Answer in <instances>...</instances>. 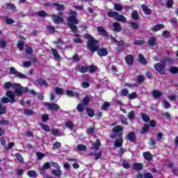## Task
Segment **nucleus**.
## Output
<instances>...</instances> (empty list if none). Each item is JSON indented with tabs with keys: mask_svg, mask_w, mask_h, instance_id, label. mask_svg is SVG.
<instances>
[{
	"mask_svg": "<svg viewBox=\"0 0 178 178\" xmlns=\"http://www.w3.org/2000/svg\"><path fill=\"white\" fill-rule=\"evenodd\" d=\"M170 73H177L178 72V68L176 67H171L170 68Z\"/></svg>",
	"mask_w": 178,
	"mask_h": 178,
	"instance_id": "obj_49",
	"label": "nucleus"
},
{
	"mask_svg": "<svg viewBox=\"0 0 178 178\" xmlns=\"http://www.w3.org/2000/svg\"><path fill=\"white\" fill-rule=\"evenodd\" d=\"M143 156L145 159H146V161H151V159H152V154H151L149 152H146L143 153Z\"/></svg>",
	"mask_w": 178,
	"mask_h": 178,
	"instance_id": "obj_22",
	"label": "nucleus"
},
{
	"mask_svg": "<svg viewBox=\"0 0 178 178\" xmlns=\"http://www.w3.org/2000/svg\"><path fill=\"white\" fill-rule=\"evenodd\" d=\"M113 131L114 134H119L120 136L119 139L115 140V147H122V145H123V138H122L123 127L117 125L113 129Z\"/></svg>",
	"mask_w": 178,
	"mask_h": 178,
	"instance_id": "obj_4",
	"label": "nucleus"
},
{
	"mask_svg": "<svg viewBox=\"0 0 178 178\" xmlns=\"http://www.w3.org/2000/svg\"><path fill=\"white\" fill-rule=\"evenodd\" d=\"M129 99H136L137 98V92H134L128 95Z\"/></svg>",
	"mask_w": 178,
	"mask_h": 178,
	"instance_id": "obj_32",
	"label": "nucleus"
},
{
	"mask_svg": "<svg viewBox=\"0 0 178 178\" xmlns=\"http://www.w3.org/2000/svg\"><path fill=\"white\" fill-rule=\"evenodd\" d=\"M165 26L163 24H159V25H155L153 26L152 30L153 31H159V30H161V29H163Z\"/></svg>",
	"mask_w": 178,
	"mask_h": 178,
	"instance_id": "obj_26",
	"label": "nucleus"
},
{
	"mask_svg": "<svg viewBox=\"0 0 178 178\" xmlns=\"http://www.w3.org/2000/svg\"><path fill=\"white\" fill-rule=\"evenodd\" d=\"M15 158L17 159V161H19V162H23V157L22 156V155L19 154H15Z\"/></svg>",
	"mask_w": 178,
	"mask_h": 178,
	"instance_id": "obj_54",
	"label": "nucleus"
},
{
	"mask_svg": "<svg viewBox=\"0 0 178 178\" xmlns=\"http://www.w3.org/2000/svg\"><path fill=\"white\" fill-rule=\"evenodd\" d=\"M87 113H88V116H90V118H92V116H94V115H95L94 110H92L91 108H87Z\"/></svg>",
	"mask_w": 178,
	"mask_h": 178,
	"instance_id": "obj_39",
	"label": "nucleus"
},
{
	"mask_svg": "<svg viewBox=\"0 0 178 178\" xmlns=\"http://www.w3.org/2000/svg\"><path fill=\"white\" fill-rule=\"evenodd\" d=\"M66 94L68 97H74L75 98L79 97V93L74 92L72 90H67Z\"/></svg>",
	"mask_w": 178,
	"mask_h": 178,
	"instance_id": "obj_18",
	"label": "nucleus"
},
{
	"mask_svg": "<svg viewBox=\"0 0 178 178\" xmlns=\"http://www.w3.org/2000/svg\"><path fill=\"white\" fill-rule=\"evenodd\" d=\"M173 6V0L167 1V8H172Z\"/></svg>",
	"mask_w": 178,
	"mask_h": 178,
	"instance_id": "obj_55",
	"label": "nucleus"
},
{
	"mask_svg": "<svg viewBox=\"0 0 178 178\" xmlns=\"http://www.w3.org/2000/svg\"><path fill=\"white\" fill-rule=\"evenodd\" d=\"M7 9H11L12 10H13V9H15V6L12 3H7Z\"/></svg>",
	"mask_w": 178,
	"mask_h": 178,
	"instance_id": "obj_62",
	"label": "nucleus"
},
{
	"mask_svg": "<svg viewBox=\"0 0 178 178\" xmlns=\"http://www.w3.org/2000/svg\"><path fill=\"white\" fill-rule=\"evenodd\" d=\"M10 73L11 74H15V76L16 77H19V79H27V76H26L24 74L17 72L16 69H15L14 67L10 68Z\"/></svg>",
	"mask_w": 178,
	"mask_h": 178,
	"instance_id": "obj_8",
	"label": "nucleus"
},
{
	"mask_svg": "<svg viewBox=\"0 0 178 178\" xmlns=\"http://www.w3.org/2000/svg\"><path fill=\"white\" fill-rule=\"evenodd\" d=\"M99 147H101V141L97 140L96 142L92 145V149H99Z\"/></svg>",
	"mask_w": 178,
	"mask_h": 178,
	"instance_id": "obj_15",
	"label": "nucleus"
},
{
	"mask_svg": "<svg viewBox=\"0 0 178 178\" xmlns=\"http://www.w3.org/2000/svg\"><path fill=\"white\" fill-rule=\"evenodd\" d=\"M35 84L42 86V87H48V83H47V82L42 79L35 81Z\"/></svg>",
	"mask_w": 178,
	"mask_h": 178,
	"instance_id": "obj_16",
	"label": "nucleus"
},
{
	"mask_svg": "<svg viewBox=\"0 0 178 178\" xmlns=\"http://www.w3.org/2000/svg\"><path fill=\"white\" fill-rule=\"evenodd\" d=\"M115 19L118 20V22H122L123 23L126 22L127 19L124 17V16L120 15V13H118L117 17H115Z\"/></svg>",
	"mask_w": 178,
	"mask_h": 178,
	"instance_id": "obj_20",
	"label": "nucleus"
},
{
	"mask_svg": "<svg viewBox=\"0 0 178 178\" xmlns=\"http://www.w3.org/2000/svg\"><path fill=\"white\" fill-rule=\"evenodd\" d=\"M52 20L56 24H59V23H63L64 22L63 18L58 15H53Z\"/></svg>",
	"mask_w": 178,
	"mask_h": 178,
	"instance_id": "obj_9",
	"label": "nucleus"
},
{
	"mask_svg": "<svg viewBox=\"0 0 178 178\" xmlns=\"http://www.w3.org/2000/svg\"><path fill=\"white\" fill-rule=\"evenodd\" d=\"M42 129L44 130V131H49V127L48 125L40 124Z\"/></svg>",
	"mask_w": 178,
	"mask_h": 178,
	"instance_id": "obj_51",
	"label": "nucleus"
},
{
	"mask_svg": "<svg viewBox=\"0 0 178 178\" xmlns=\"http://www.w3.org/2000/svg\"><path fill=\"white\" fill-rule=\"evenodd\" d=\"M97 31L99 33L100 35H104V37H108V33H106V31H105V29L102 26L97 27Z\"/></svg>",
	"mask_w": 178,
	"mask_h": 178,
	"instance_id": "obj_12",
	"label": "nucleus"
},
{
	"mask_svg": "<svg viewBox=\"0 0 178 178\" xmlns=\"http://www.w3.org/2000/svg\"><path fill=\"white\" fill-rule=\"evenodd\" d=\"M114 9L115 10H117L118 12H120V10H123V6L120 3H115L114 5Z\"/></svg>",
	"mask_w": 178,
	"mask_h": 178,
	"instance_id": "obj_30",
	"label": "nucleus"
},
{
	"mask_svg": "<svg viewBox=\"0 0 178 178\" xmlns=\"http://www.w3.org/2000/svg\"><path fill=\"white\" fill-rule=\"evenodd\" d=\"M97 67L94 65H90V67H84V66H78V70L81 72V73H86V72H90V73H92V72H97Z\"/></svg>",
	"mask_w": 178,
	"mask_h": 178,
	"instance_id": "obj_6",
	"label": "nucleus"
},
{
	"mask_svg": "<svg viewBox=\"0 0 178 178\" xmlns=\"http://www.w3.org/2000/svg\"><path fill=\"white\" fill-rule=\"evenodd\" d=\"M167 60L161 61V63H157L154 65V69L156 72H159L160 74H163L165 73V63Z\"/></svg>",
	"mask_w": 178,
	"mask_h": 178,
	"instance_id": "obj_7",
	"label": "nucleus"
},
{
	"mask_svg": "<svg viewBox=\"0 0 178 178\" xmlns=\"http://www.w3.org/2000/svg\"><path fill=\"white\" fill-rule=\"evenodd\" d=\"M88 134H92L94 133V127H90L87 130Z\"/></svg>",
	"mask_w": 178,
	"mask_h": 178,
	"instance_id": "obj_63",
	"label": "nucleus"
},
{
	"mask_svg": "<svg viewBox=\"0 0 178 178\" xmlns=\"http://www.w3.org/2000/svg\"><path fill=\"white\" fill-rule=\"evenodd\" d=\"M74 24H79V19H77V13L76 12L71 11L70 13V17L68 18V26L70 27L72 31L75 33L76 38H74V42H76V44H81L83 41L81 39L79 38V35H77V26Z\"/></svg>",
	"mask_w": 178,
	"mask_h": 178,
	"instance_id": "obj_2",
	"label": "nucleus"
},
{
	"mask_svg": "<svg viewBox=\"0 0 178 178\" xmlns=\"http://www.w3.org/2000/svg\"><path fill=\"white\" fill-rule=\"evenodd\" d=\"M88 102H90V98L88 97H85L82 101L83 105H88Z\"/></svg>",
	"mask_w": 178,
	"mask_h": 178,
	"instance_id": "obj_46",
	"label": "nucleus"
},
{
	"mask_svg": "<svg viewBox=\"0 0 178 178\" xmlns=\"http://www.w3.org/2000/svg\"><path fill=\"white\" fill-rule=\"evenodd\" d=\"M55 92L58 95H62V94H63V89L60 88H56Z\"/></svg>",
	"mask_w": 178,
	"mask_h": 178,
	"instance_id": "obj_35",
	"label": "nucleus"
},
{
	"mask_svg": "<svg viewBox=\"0 0 178 178\" xmlns=\"http://www.w3.org/2000/svg\"><path fill=\"white\" fill-rule=\"evenodd\" d=\"M132 19L137 20L138 19V12L137 10H134L131 14Z\"/></svg>",
	"mask_w": 178,
	"mask_h": 178,
	"instance_id": "obj_33",
	"label": "nucleus"
},
{
	"mask_svg": "<svg viewBox=\"0 0 178 178\" xmlns=\"http://www.w3.org/2000/svg\"><path fill=\"white\" fill-rule=\"evenodd\" d=\"M127 140H129V141L134 142L136 141V134H134V132H131L127 134Z\"/></svg>",
	"mask_w": 178,
	"mask_h": 178,
	"instance_id": "obj_14",
	"label": "nucleus"
},
{
	"mask_svg": "<svg viewBox=\"0 0 178 178\" xmlns=\"http://www.w3.org/2000/svg\"><path fill=\"white\" fill-rule=\"evenodd\" d=\"M24 47V43H23V42L22 41L18 42L17 48L19 49V51H22Z\"/></svg>",
	"mask_w": 178,
	"mask_h": 178,
	"instance_id": "obj_43",
	"label": "nucleus"
},
{
	"mask_svg": "<svg viewBox=\"0 0 178 178\" xmlns=\"http://www.w3.org/2000/svg\"><path fill=\"white\" fill-rule=\"evenodd\" d=\"M142 119L144 122H148L149 120V117L147 115L143 113Z\"/></svg>",
	"mask_w": 178,
	"mask_h": 178,
	"instance_id": "obj_45",
	"label": "nucleus"
},
{
	"mask_svg": "<svg viewBox=\"0 0 178 178\" xmlns=\"http://www.w3.org/2000/svg\"><path fill=\"white\" fill-rule=\"evenodd\" d=\"M10 87H12V88L15 90V95L20 96L22 95V94H24V92H29V88L22 87L21 84H19V83L12 84V83L10 82H6L4 84L5 90H9Z\"/></svg>",
	"mask_w": 178,
	"mask_h": 178,
	"instance_id": "obj_3",
	"label": "nucleus"
},
{
	"mask_svg": "<svg viewBox=\"0 0 178 178\" xmlns=\"http://www.w3.org/2000/svg\"><path fill=\"white\" fill-rule=\"evenodd\" d=\"M44 106H48L49 109H53L54 111H58L59 106L58 104H49L48 102L44 103Z\"/></svg>",
	"mask_w": 178,
	"mask_h": 178,
	"instance_id": "obj_10",
	"label": "nucleus"
},
{
	"mask_svg": "<svg viewBox=\"0 0 178 178\" xmlns=\"http://www.w3.org/2000/svg\"><path fill=\"white\" fill-rule=\"evenodd\" d=\"M6 95L8 98L6 97L1 98V102H2V104H8V102H10V104H13V102H15V97H16L17 95L13 93V92L8 90L6 92Z\"/></svg>",
	"mask_w": 178,
	"mask_h": 178,
	"instance_id": "obj_5",
	"label": "nucleus"
},
{
	"mask_svg": "<svg viewBox=\"0 0 178 178\" xmlns=\"http://www.w3.org/2000/svg\"><path fill=\"white\" fill-rule=\"evenodd\" d=\"M54 6L56 7V9L57 10H65V6H63V5H62V4L55 3H54Z\"/></svg>",
	"mask_w": 178,
	"mask_h": 178,
	"instance_id": "obj_29",
	"label": "nucleus"
},
{
	"mask_svg": "<svg viewBox=\"0 0 178 178\" xmlns=\"http://www.w3.org/2000/svg\"><path fill=\"white\" fill-rule=\"evenodd\" d=\"M6 113V107L5 106H2L1 104H0V115H3Z\"/></svg>",
	"mask_w": 178,
	"mask_h": 178,
	"instance_id": "obj_42",
	"label": "nucleus"
},
{
	"mask_svg": "<svg viewBox=\"0 0 178 178\" xmlns=\"http://www.w3.org/2000/svg\"><path fill=\"white\" fill-rule=\"evenodd\" d=\"M128 94H129V90L126 89H122L120 91V95H122V97H126V95H127Z\"/></svg>",
	"mask_w": 178,
	"mask_h": 178,
	"instance_id": "obj_40",
	"label": "nucleus"
},
{
	"mask_svg": "<svg viewBox=\"0 0 178 178\" xmlns=\"http://www.w3.org/2000/svg\"><path fill=\"white\" fill-rule=\"evenodd\" d=\"M77 111H79V112H83V111H84V106H83V104H79L78 105Z\"/></svg>",
	"mask_w": 178,
	"mask_h": 178,
	"instance_id": "obj_47",
	"label": "nucleus"
},
{
	"mask_svg": "<svg viewBox=\"0 0 178 178\" xmlns=\"http://www.w3.org/2000/svg\"><path fill=\"white\" fill-rule=\"evenodd\" d=\"M122 166L125 168V169H129V168H130V163L128 161H124L122 163Z\"/></svg>",
	"mask_w": 178,
	"mask_h": 178,
	"instance_id": "obj_56",
	"label": "nucleus"
},
{
	"mask_svg": "<svg viewBox=\"0 0 178 178\" xmlns=\"http://www.w3.org/2000/svg\"><path fill=\"white\" fill-rule=\"evenodd\" d=\"M38 16H40V17H45V16H47V13L44 11H40L38 13Z\"/></svg>",
	"mask_w": 178,
	"mask_h": 178,
	"instance_id": "obj_61",
	"label": "nucleus"
},
{
	"mask_svg": "<svg viewBox=\"0 0 178 178\" xmlns=\"http://www.w3.org/2000/svg\"><path fill=\"white\" fill-rule=\"evenodd\" d=\"M37 155V158L38 159H42V158H44V156H45V154H42V153H36Z\"/></svg>",
	"mask_w": 178,
	"mask_h": 178,
	"instance_id": "obj_57",
	"label": "nucleus"
},
{
	"mask_svg": "<svg viewBox=\"0 0 178 178\" xmlns=\"http://www.w3.org/2000/svg\"><path fill=\"white\" fill-rule=\"evenodd\" d=\"M149 129V127L148 125L145 124V127H143V129L140 131L141 134H144V133H147V131H148Z\"/></svg>",
	"mask_w": 178,
	"mask_h": 178,
	"instance_id": "obj_44",
	"label": "nucleus"
},
{
	"mask_svg": "<svg viewBox=\"0 0 178 178\" xmlns=\"http://www.w3.org/2000/svg\"><path fill=\"white\" fill-rule=\"evenodd\" d=\"M142 9L145 15H151V9H149L148 6L143 4L142 5Z\"/></svg>",
	"mask_w": 178,
	"mask_h": 178,
	"instance_id": "obj_21",
	"label": "nucleus"
},
{
	"mask_svg": "<svg viewBox=\"0 0 178 178\" xmlns=\"http://www.w3.org/2000/svg\"><path fill=\"white\" fill-rule=\"evenodd\" d=\"M29 66H31V62L30 61H26L23 63V67H29Z\"/></svg>",
	"mask_w": 178,
	"mask_h": 178,
	"instance_id": "obj_58",
	"label": "nucleus"
},
{
	"mask_svg": "<svg viewBox=\"0 0 178 178\" xmlns=\"http://www.w3.org/2000/svg\"><path fill=\"white\" fill-rule=\"evenodd\" d=\"M118 12L109 11L107 13V16H108L109 17H113V19H116V17H118Z\"/></svg>",
	"mask_w": 178,
	"mask_h": 178,
	"instance_id": "obj_25",
	"label": "nucleus"
},
{
	"mask_svg": "<svg viewBox=\"0 0 178 178\" xmlns=\"http://www.w3.org/2000/svg\"><path fill=\"white\" fill-rule=\"evenodd\" d=\"M135 116H136V114H134V112L131 111L128 115V118L129 119H130V120H133Z\"/></svg>",
	"mask_w": 178,
	"mask_h": 178,
	"instance_id": "obj_52",
	"label": "nucleus"
},
{
	"mask_svg": "<svg viewBox=\"0 0 178 178\" xmlns=\"http://www.w3.org/2000/svg\"><path fill=\"white\" fill-rule=\"evenodd\" d=\"M28 176H29V177H35L36 176V173L35 172L34 170H30L27 172Z\"/></svg>",
	"mask_w": 178,
	"mask_h": 178,
	"instance_id": "obj_41",
	"label": "nucleus"
},
{
	"mask_svg": "<svg viewBox=\"0 0 178 178\" xmlns=\"http://www.w3.org/2000/svg\"><path fill=\"white\" fill-rule=\"evenodd\" d=\"M47 169H49V163L47 162L45 163L42 167L41 170L40 171V173L41 175H44V172H45V170H47Z\"/></svg>",
	"mask_w": 178,
	"mask_h": 178,
	"instance_id": "obj_17",
	"label": "nucleus"
},
{
	"mask_svg": "<svg viewBox=\"0 0 178 178\" xmlns=\"http://www.w3.org/2000/svg\"><path fill=\"white\" fill-rule=\"evenodd\" d=\"M24 113H25V115H33V111H31V110H29V109H26L25 111H24Z\"/></svg>",
	"mask_w": 178,
	"mask_h": 178,
	"instance_id": "obj_64",
	"label": "nucleus"
},
{
	"mask_svg": "<svg viewBox=\"0 0 178 178\" xmlns=\"http://www.w3.org/2000/svg\"><path fill=\"white\" fill-rule=\"evenodd\" d=\"M109 106V103L108 102H104V104L101 106L102 111H106Z\"/></svg>",
	"mask_w": 178,
	"mask_h": 178,
	"instance_id": "obj_37",
	"label": "nucleus"
},
{
	"mask_svg": "<svg viewBox=\"0 0 178 178\" xmlns=\"http://www.w3.org/2000/svg\"><path fill=\"white\" fill-rule=\"evenodd\" d=\"M51 52H52V54H53L54 58L56 60H59V59H60V57L59 56V53H58V51H56V49H51Z\"/></svg>",
	"mask_w": 178,
	"mask_h": 178,
	"instance_id": "obj_24",
	"label": "nucleus"
},
{
	"mask_svg": "<svg viewBox=\"0 0 178 178\" xmlns=\"http://www.w3.org/2000/svg\"><path fill=\"white\" fill-rule=\"evenodd\" d=\"M53 175L56 176V177H60V175H62V171L59 169L57 168L56 170H54L52 171Z\"/></svg>",
	"mask_w": 178,
	"mask_h": 178,
	"instance_id": "obj_27",
	"label": "nucleus"
},
{
	"mask_svg": "<svg viewBox=\"0 0 178 178\" xmlns=\"http://www.w3.org/2000/svg\"><path fill=\"white\" fill-rule=\"evenodd\" d=\"M65 127H67V129H73V122H72V121H68L65 123Z\"/></svg>",
	"mask_w": 178,
	"mask_h": 178,
	"instance_id": "obj_38",
	"label": "nucleus"
},
{
	"mask_svg": "<svg viewBox=\"0 0 178 178\" xmlns=\"http://www.w3.org/2000/svg\"><path fill=\"white\" fill-rule=\"evenodd\" d=\"M163 104L164 108H165L166 109H168V108H170V104H169V102H168L166 100H163Z\"/></svg>",
	"mask_w": 178,
	"mask_h": 178,
	"instance_id": "obj_50",
	"label": "nucleus"
},
{
	"mask_svg": "<svg viewBox=\"0 0 178 178\" xmlns=\"http://www.w3.org/2000/svg\"><path fill=\"white\" fill-rule=\"evenodd\" d=\"M125 60H126L127 65H132V63L134 62L133 56H131V55L127 56V57L125 58Z\"/></svg>",
	"mask_w": 178,
	"mask_h": 178,
	"instance_id": "obj_19",
	"label": "nucleus"
},
{
	"mask_svg": "<svg viewBox=\"0 0 178 178\" xmlns=\"http://www.w3.org/2000/svg\"><path fill=\"white\" fill-rule=\"evenodd\" d=\"M51 165L53 166V168H55V169H60V168L59 167V164H58L57 163L51 162Z\"/></svg>",
	"mask_w": 178,
	"mask_h": 178,
	"instance_id": "obj_60",
	"label": "nucleus"
},
{
	"mask_svg": "<svg viewBox=\"0 0 178 178\" xmlns=\"http://www.w3.org/2000/svg\"><path fill=\"white\" fill-rule=\"evenodd\" d=\"M110 38H111V41H113V42L117 43V45L118 47V49H119V47H122V45H124V42L123 41H118L112 35L110 36Z\"/></svg>",
	"mask_w": 178,
	"mask_h": 178,
	"instance_id": "obj_13",
	"label": "nucleus"
},
{
	"mask_svg": "<svg viewBox=\"0 0 178 178\" xmlns=\"http://www.w3.org/2000/svg\"><path fill=\"white\" fill-rule=\"evenodd\" d=\"M113 31H115L116 33H119L122 30V26H120V24L118 22H115L113 24Z\"/></svg>",
	"mask_w": 178,
	"mask_h": 178,
	"instance_id": "obj_11",
	"label": "nucleus"
},
{
	"mask_svg": "<svg viewBox=\"0 0 178 178\" xmlns=\"http://www.w3.org/2000/svg\"><path fill=\"white\" fill-rule=\"evenodd\" d=\"M0 124L1 126H6V124H9V121L7 120H1L0 121Z\"/></svg>",
	"mask_w": 178,
	"mask_h": 178,
	"instance_id": "obj_48",
	"label": "nucleus"
},
{
	"mask_svg": "<svg viewBox=\"0 0 178 178\" xmlns=\"http://www.w3.org/2000/svg\"><path fill=\"white\" fill-rule=\"evenodd\" d=\"M152 94L154 98H159L160 97H162V92L159 90H154Z\"/></svg>",
	"mask_w": 178,
	"mask_h": 178,
	"instance_id": "obj_23",
	"label": "nucleus"
},
{
	"mask_svg": "<svg viewBox=\"0 0 178 178\" xmlns=\"http://www.w3.org/2000/svg\"><path fill=\"white\" fill-rule=\"evenodd\" d=\"M133 168L135 170H141L143 169V164L136 163L134 164Z\"/></svg>",
	"mask_w": 178,
	"mask_h": 178,
	"instance_id": "obj_31",
	"label": "nucleus"
},
{
	"mask_svg": "<svg viewBox=\"0 0 178 178\" xmlns=\"http://www.w3.org/2000/svg\"><path fill=\"white\" fill-rule=\"evenodd\" d=\"M138 62L142 63V65H147V61L145 60V58H144V56L142 54H139Z\"/></svg>",
	"mask_w": 178,
	"mask_h": 178,
	"instance_id": "obj_28",
	"label": "nucleus"
},
{
	"mask_svg": "<svg viewBox=\"0 0 178 178\" xmlns=\"http://www.w3.org/2000/svg\"><path fill=\"white\" fill-rule=\"evenodd\" d=\"M135 44L136 45H143V44H144V40H137L135 41Z\"/></svg>",
	"mask_w": 178,
	"mask_h": 178,
	"instance_id": "obj_59",
	"label": "nucleus"
},
{
	"mask_svg": "<svg viewBox=\"0 0 178 178\" xmlns=\"http://www.w3.org/2000/svg\"><path fill=\"white\" fill-rule=\"evenodd\" d=\"M81 86H82L83 88H88V87H90V83L87 81H83L81 83Z\"/></svg>",
	"mask_w": 178,
	"mask_h": 178,
	"instance_id": "obj_53",
	"label": "nucleus"
},
{
	"mask_svg": "<svg viewBox=\"0 0 178 178\" xmlns=\"http://www.w3.org/2000/svg\"><path fill=\"white\" fill-rule=\"evenodd\" d=\"M84 38L88 40L87 46L90 51H92V52H96V51H97L99 56H106V55H108V50L106 49H99L98 40H95L91 35L86 33L84 35Z\"/></svg>",
	"mask_w": 178,
	"mask_h": 178,
	"instance_id": "obj_1",
	"label": "nucleus"
},
{
	"mask_svg": "<svg viewBox=\"0 0 178 178\" xmlns=\"http://www.w3.org/2000/svg\"><path fill=\"white\" fill-rule=\"evenodd\" d=\"M76 148L79 151H86L87 149V147L83 145H79Z\"/></svg>",
	"mask_w": 178,
	"mask_h": 178,
	"instance_id": "obj_36",
	"label": "nucleus"
},
{
	"mask_svg": "<svg viewBox=\"0 0 178 178\" xmlns=\"http://www.w3.org/2000/svg\"><path fill=\"white\" fill-rule=\"evenodd\" d=\"M155 38H150L148 40L149 45H150L151 47H154V45H155Z\"/></svg>",
	"mask_w": 178,
	"mask_h": 178,
	"instance_id": "obj_34",
	"label": "nucleus"
}]
</instances>
